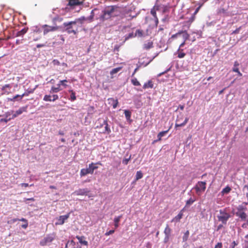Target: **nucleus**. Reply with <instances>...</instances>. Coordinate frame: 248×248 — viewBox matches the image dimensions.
Returning <instances> with one entry per match:
<instances>
[{"label":"nucleus","instance_id":"f257e3e1","mask_svg":"<svg viewBox=\"0 0 248 248\" xmlns=\"http://www.w3.org/2000/svg\"><path fill=\"white\" fill-rule=\"evenodd\" d=\"M137 15H132L129 14V11L122 7H117L115 5H111L105 8L102 11L99 17L101 21L117 17L118 20L122 19L124 18L127 20H131L136 16Z\"/></svg>","mask_w":248,"mask_h":248},{"label":"nucleus","instance_id":"f03ea898","mask_svg":"<svg viewBox=\"0 0 248 248\" xmlns=\"http://www.w3.org/2000/svg\"><path fill=\"white\" fill-rule=\"evenodd\" d=\"M87 18L84 16H81L75 19L74 21L64 22L61 27L47 26V32L55 31L60 28L62 30V31H65L69 34H73L76 35L78 32V27L81 26L83 22Z\"/></svg>","mask_w":248,"mask_h":248},{"label":"nucleus","instance_id":"7ed1b4c3","mask_svg":"<svg viewBox=\"0 0 248 248\" xmlns=\"http://www.w3.org/2000/svg\"><path fill=\"white\" fill-rule=\"evenodd\" d=\"M247 210L246 204H242L239 205L236 208L235 215L240 218L241 220L245 221L247 218V214L246 211Z\"/></svg>","mask_w":248,"mask_h":248},{"label":"nucleus","instance_id":"20e7f679","mask_svg":"<svg viewBox=\"0 0 248 248\" xmlns=\"http://www.w3.org/2000/svg\"><path fill=\"white\" fill-rule=\"evenodd\" d=\"M231 217V214L227 212L226 208L219 210V214L217 216L218 220L223 224H226Z\"/></svg>","mask_w":248,"mask_h":248},{"label":"nucleus","instance_id":"39448f33","mask_svg":"<svg viewBox=\"0 0 248 248\" xmlns=\"http://www.w3.org/2000/svg\"><path fill=\"white\" fill-rule=\"evenodd\" d=\"M195 189L197 194L198 195H201L206 189V182H198L195 186Z\"/></svg>","mask_w":248,"mask_h":248},{"label":"nucleus","instance_id":"423d86ee","mask_svg":"<svg viewBox=\"0 0 248 248\" xmlns=\"http://www.w3.org/2000/svg\"><path fill=\"white\" fill-rule=\"evenodd\" d=\"M70 213L66 215L60 216L56 218V222L55 223L56 225H62L65 221L69 217Z\"/></svg>","mask_w":248,"mask_h":248},{"label":"nucleus","instance_id":"0eeeda50","mask_svg":"<svg viewBox=\"0 0 248 248\" xmlns=\"http://www.w3.org/2000/svg\"><path fill=\"white\" fill-rule=\"evenodd\" d=\"M165 237L164 238V243H167L169 242L171 233V229L169 227V225L167 224L166 227L164 231Z\"/></svg>","mask_w":248,"mask_h":248},{"label":"nucleus","instance_id":"6e6552de","mask_svg":"<svg viewBox=\"0 0 248 248\" xmlns=\"http://www.w3.org/2000/svg\"><path fill=\"white\" fill-rule=\"evenodd\" d=\"M163 14L164 15V17L162 19V22L164 23L168 22L170 18V8L168 7H164L163 10Z\"/></svg>","mask_w":248,"mask_h":248},{"label":"nucleus","instance_id":"1a4fd4ad","mask_svg":"<svg viewBox=\"0 0 248 248\" xmlns=\"http://www.w3.org/2000/svg\"><path fill=\"white\" fill-rule=\"evenodd\" d=\"M32 30L36 33H40L43 31L44 34H45L46 32V25L41 26L40 25L33 26L32 27Z\"/></svg>","mask_w":248,"mask_h":248},{"label":"nucleus","instance_id":"9d476101","mask_svg":"<svg viewBox=\"0 0 248 248\" xmlns=\"http://www.w3.org/2000/svg\"><path fill=\"white\" fill-rule=\"evenodd\" d=\"M13 113V110L6 112L3 115V117H4V118L0 119V123L3 122L6 124L11 120L13 119V118L12 116Z\"/></svg>","mask_w":248,"mask_h":248},{"label":"nucleus","instance_id":"9b49d317","mask_svg":"<svg viewBox=\"0 0 248 248\" xmlns=\"http://www.w3.org/2000/svg\"><path fill=\"white\" fill-rule=\"evenodd\" d=\"M194 20V16H190L188 19L186 21H185L183 22V29L186 31V30L188 29L191 24V23Z\"/></svg>","mask_w":248,"mask_h":248},{"label":"nucleus","instance_id":"f8f14e48","mask_svg":"<svg viewBox=\"0 0 248 248\" xmlns=\"http://www.w3.org/2000/svg\"><path fill=\"white\" fill-rule=\"evenodd\" d=\"M27 107H23L19 108L15 112L13 111V113L12 114L13 119L17 117L18 115L21 114L23 112H26L27 111Z\"/></svg>","mask_w":248,"mask_h":248},{"label":"nucleus","instance_id":"ddd939ff","mask_svg":"<svg viewBox=\"0 0 248 248\" xmlns=\"http://www.w3.org/2000/svg\"><path fill=\"white\" fill-rule=\"evenodd\" d=\"M98 165L102 166V164L101 163V162L98 161L96 163L92 162L91 163L89 164V168H90V170H91L93 173L94 170L98 168Z\"/></svg>","mask_w":248,"mask_h":248},{"label":"nucleus","instance_id":"4468645a","mask_svg":"<svg viewBox=\"0 0 248 248\" xmlns=\"http://www.w3.org/2000/svg\"><path fill=\"white\" fill-rule=\"evenodd\" d=\"M26 95H27V94H22L21 95L16 94L12 98H8V100L12 102L20 101Z\"/></svg>","mask_w":248,"mask_h":248},{"label":"nucleus","instance_id":"2eb2a0df","mask_svg":"<svg viewBox=\"0 0 248 248\" xmlns=\"http://www.w3.org/2000/svg\"><path fill=\"white\" fill-rule=\"evenodd\" d=\"M182 34L183 38L184 39V41H186L187 40L189 39V35L187 32L186 31H181L178 32L177 33H176L175 35H173L172 37H174V36H177L178 35Z\"/></svg>","mask_w":248,"mask_h":248},{"label":"nucleus","instance_id":"dca6fc26","mask_svg":"<svg viewBox=\"0 0 248 248\" xmlns=\"http://www.w3.org/2000/svg\"><path fill=\"white\" fill-rule=\"evenodd\" d=\"M90 192L88 188H80L75 191L77 195H86Z\"/></svg>","mask_w":248,"mask_h":248},{"label":"nucleus","instance_id":"f3484780","mask_svg":"<svg viewBox=\"0 0 248 248\" xmlns=\"http://www.w3.org/2000/svg\"><path fill=\"white\" fill-rule=\"evenodd\" d=\"M180 118H177L176 120V123L175 124V127H181L185 125L187 123V122L189 120L188 118L186 117L184 120V121L182 123H179V122L180 121Z\"/></svg>","mask_w":248,"mask_h":248},{"label":"nucleus","instance_id":"a211bd4d","mask_svg":"<svg viewBox=\"0 0 248 248\" xmlns=\"http://www.w3.org/2000/svg\"><path fill=\"white\" fill-rule=\"evenodd\" d=\"M103 124H105V129L102 132L104 134H109L111 132V130L108 126L107 120H103Z\"/></svg>","mask_w":248,"mask_h":248},{"label":"nucleus","instance_id":"6ab92c4d","mask_svg":"<svg viewBox=\"0 0 248 248\" xmlns=\"http://www.w3.org/2000/svg\"><path fill=\"white\" fill-rule=\"evenodd\" d=\"M11 88L12 85L11 84H5L1 88V91L3 92L4 93L9 94L10 93H11Z\"/></svg>","mask_w":248,"mask_h":248},{"label":"nucleus","instance_id":"aec40b11","mask_svg":"<svg viewBox=\"0 0 248 248\" xmlns=\"http://www.w3.org/2000/svg\"><path fill=\"white\" fill-rule=\"evenodd\" d=\"M108 101V104L112 106L113 108H116L118 104L117 99H115L113 98H109Z\"/></svg>","mask_w":248,"mask_h":248},{"label":"nucleus","instance_id":"412c9836","mask_svg":"<svg viewBox=\"0 0 248 248\" xmlns=\"http://www.w3.org/2000/svg\"><path fill=\"white\" fill-rule=\"evenodd\" d=\"M174 54L177 55V57L179 59L183 58L186 56V53L184 52V49L180 48H178Z\"/></svg>","mask_w":248,"mask_h":248},{"label":"nucleus","instance_id":"4be33fe9","mask_svg":"<svg viewBox=\"0 0 248 248\" xmlns=\"http://www.w3.org/2000/svg\"><path fill=\"white\" fill-rule=\"evenodd\" d=\"M76 238L77 239H78V240L79 241V242L81 244L84 245L85 246L88 245V242L86 240H84V239L85 238L84 236H79L77 235V236H76Z\"/></svg>","mask_w":248,"mask_h":248},{"label":"nucleus","instance_id":"5701e85b","mask_svg":"<svg viewBox=\"0 0 248 248\" xmlns=\"http://www.w3.org/2000/svg\"><path fill=\"white\" fill-rule=\"evenodd\" d=\"M63 20V18L59 16H56L52 18V21L53 23L56 25L57 23H60Z\"/></svg>","mask_w":248,"mask_h":248},{"label":"nucleus","instance_id":"b1692460","mask_svg":"<svg viewBox=\"0 0 248 248\" xmlns=\"http://www.w3.org/2000/svg\"><path fill=\"white\" fill-rule=\"evenodd\" d=\"M122 217V215L119 216L118 217H116L114 218V226L115 228H117L119 227V222L120 221L121 218Z\"/></svg>","mask_w":248,"mask_h":248},{"label":"nucleus","instance_id":"393cba45","mask_svg":"<svg viewBox=\"0 0 248 248\" xmlns=\"http://www.w3.org/2000/svg\"><path fill=\"white\" fill-rule=\"evenodd\" d=\"M154 84L151 80L148 81L144 84L143 88L144 89L153 88Z\"/></svg>","mask_w":248,"mask_h":248},{"label":"nucleus","instance_id":"a878e982","mask_svg":"<svg viewBox=\"0 0 248 248\" xmlns=\"http://www.w3.org/2000/svg\"><path fill=\"white\" fill-rule=\"evenodd\" d=\"M80 2L78 0H69V2L68 5L69 6H75V5H78L80 4Z\"/></svg>","mask_w":248,"mask_h":248},{"label":"nucleus","instance_id":"bb28decb","mask_svg":"<svg viewBox=\"0 0 248 248\" xmlns=\"http://www.w3.org/2000/svg\"><path fill=\"white\" fill-rule=\"evenodd\" d=\"M168 130H166V131H163L159 132L157 134V140H155V142H156L157 141L160 140H161L162 137L164 136L165 135V134L168 132Z\"/></svg>","mask_w":248,"mask_h":248},{"label":"nucleus","instance_id":"cd10ccee","mask_svg":"<svg viewBox=\"0 0 248 248\" xmlns=\"http://www.w3.org/2000/svg\"><path fill=\"white\" fill-rule=\"evenodd\" d=\"M217 14L221 16H225L227 15V11L224 8H220L217 10Z\"/></svg>","mask_w":248,"mask_h":248},{"label":"nucleus","instance_id":"c85d7f7f","mask_svg":"<svg viewBox=\"0 0 248 248\" xmlns=\"http://www.w3.org/2000/svg\"><path fill=\"white\" fill-rule=\"evenodd\" d=\"M231 190V188L229 186H226L225 188H224L221 192V195H224L225 194H228Z\"/></svg>","mask_w":248,"mask_h":248},{"label":"nucleus","instance_id":"c756f323","mask_svg":"<svg viewBox=\"0 0 248 248\" xmlns=\"http://www.w3.org/2000/svg\"><path fill=\"white\" fill-rule=\"evenodd\" d=\"M153 47V43L152 42H148L145 43L143 45V48L145 49H149Z\"/></svg>","mask_w":248,"mask_h":248},{"label":"nucleus","instance_id":"7c9ffc66","mask_svg":"<svg viewBox=\"0 0 248 248\" xmlns=\"http://www.w3.org/2000/svg\"><path fill=\"white\" fill-rule=\"evenodd\" d=\"M58 98V96L57 94H52V95L49 94L47 95V101H55Z\"/></svg>","mask_w":248,"mask_h":248},{"label":"nucleus","instance_id":"2f4dec72","mask_svg":"<svg viewBox=\"0 0 248 248\" xmlns=\"http://www.w3.org/2000/svg\"><path fill=\"white\" fill-rule=\"evenodd\" d=\"M67 81L66 80H60L59 83L57 85L58 86H62L63 88H66L67 87V85L65 83Z\"/></svg>","mask_w":248,"mask_h":248},{"label":"nucleus","instance_id":"473e14b6","mask_svg":"<svg viewBox=\"0 0 248 248\" xmlns=\"http://www.w3.org/2000/svg\"><path fill=\"white\" fill-rule=\"evenodd\" d=\"M142 177H143V174H142V172L140 170L136 172L135 182H136L137 180L142 178Z\"/></svg>","mask_w":248,"mask_h":248},{"label":"nucleus","instance_id":"72a5a7b5","mask_svg":"<svg viewBox=\"0 0 248 248\" xmlns=\"http://www.w3.org/2000/svg\"><path fill=\"white\" fill-rule=\"evenodd\" d=\"M62 89L61 88L60 86L55 87H52L51 88V90L50 91V93H56L59 92L60 91L62 90Z\"/></svg>","mask_w":248,"mask_h":248},{"label":"nucleus","instance_id":"f704fd0d","mask_svg":"<svg viewBox=\"0 0 248 248\" xmlns=\"http://www.w3.org/2000/svg\"><path fill=\"white\" fill-rule=\"evenodd\" d=\"M183 214L182 213H179L174 218H173L171 222L173 221H179L182 217Z\"/></svg>","mask_w":248,"mask_h":248},{"label":"nucleus","instance_id":"c9c22d12","mask_svg":"<svg viewBox=\"0 0 248 248\" xmlns=\"http://www.w3.org/2000/svg\"><path fill=\"white\" fill-rule=\"evenodd\" d=\"M124 114L127 120H130L131 113L129 110H124Z\"/></svg>","mask_w":248,"mask_h":248},{"label":"nucleus","instance_id":"e433bc0d","mask_svg":"<svg viewBox=\"0 0 248 248\" xmlns=\"http://www.w3.org/2000/svg\"><path fill=\"white\" fill-rule=\"evenodd\" d=\"M27 31V29L24 28L16 33V36H20L24 35Z\"/></svg>","mask_w":248,"mask_h":248},{"label":"nucleus","instance_id":"4c0bfd02","mask_svg":"<svg viewBox=\"0 0 248 248\" xmlns=\"http://www.w3.org/2000/svg\"><path fill=\"white\" fill-rule=\"evenodd\" d=\"M56 235L54 233L50 234L47 235V242H52L55 238Z\"/></svg>","mask_w":248,"mask_h":248},{"label":"nucleus","instance_id":"58836bf2","mask_svg":"<svg viewBox=\"0 0 248 248\" xmlns=\"http://www.w3.org/2000/svg\"><path fill=\"white\" fill-rule=\"evenodd\" d=\"M131 82L132 84L135 86H140V82L137 80L136 78H134L131 79Z\"/></svg>","mask_w":248,"mask_h":248},{"label":"nucleus","instance_id":"ea45409f","mask_svg":"<svg viewBox=\"0 0 248 248\" xmlns=\"http://www.w3.org/2000/svg\"><path fill=\"white\" fill-rule=\"evenodd\" d=\"M195 201L196 199L195 198H190L186 202V205H190L192 204Z\"/></svg>","mask_w":248,"mask_h":248},{"label":"nucleus","instance_id":"a19ab883","mask_svg":"<svg viewBox=\"0 0 248 248\" xmlns=\"http://www.w3.org/2000/svg\"><path fill=\"white\" fill-rule=\"evenodd\" d=\"M135 37V34L133 32L129 33L128 35L125 36L124 41L127 40L129 38Z\"/></svg>","mask_w":248,"mask_h":248},{"label":"nucleus","instance_id":"79ce46f5","mask_svg":"<svg viewBox=\"0 0 248 248\" xmlns=\"http://www.w3.org/2000/svg\"><path fill=\"white\" fill-rule=\"evenodd\" d=\"M71 92L70 95V100L71 101H74L76 99V93L72 90L70 91Z\"/></svg>","mask_w":248,"mask_h":248},{"label":"nucleus","instance_id":"37998d69","mask_svg":"<svg viewBox=\"0 0 248 248\" xmlns=\"http://www.w3.org/2000/svg\"><path fill=\"white\" fill-rule=\"evenodd\" d=\"M121 69V67H117V68H114V69H112V70L111 71L110 74L111 75L115 74L117 73V72H118Z\"/></svg>","mask_w":248,"mask_h":248},{"label":"nucleus","instance_id":"c03bdc74","mask_svg":"<svg viewBox=\"0 0 248 248\" xmlns=\"http://www.w3.org/2000/svg\"><path fill=\"white\" fill-rule=\"evenodd\" d=\"M142 35H143L142 31L140 30H137L136 31V32L135 33V37L137 36H139V37H141V36H142Z\"/></svg>","mask_w":248,"mask_h":248},{"label":"nucleus","instance_id":"a18cd8bd","mask_svg":"<svg viewBox=\"0 0 248 248\" xmlns=\"http://www.w3.org/2000/svg\"><path fill=\"white\" fill-rule=\"evenodd\" d=\"M130 159L131 155H130V156L127 158H124L122 160V163L124 165H126L128 163V162L130 160Z\"/></svg>","mask_w":248,"mask_h":248},{"label":"nucleus","instance_id":"49530a36","mask_svg":"<svg viewBox=\"0 0 248 248\" xmlns=\"http://www.w3.org/2000/svg\"><path fill=\"white\" fill-rule=\"evenodd\" d=\"M87 174H88V173H87L86 170H85V169H82L80 170V177L84 176Z\"/></svg>","mask_w":248,"mask_h":248},{"label":"nucleus","instance_id":"de8ad7c7","mask_svg":"<svg viewBox=\"0 0 248 248\" xmlns=\"http://www.w3.org/2000/svg\"><path fill=\"white\" fill-rule=\"evenodd\" d=\"M189 235V232L187 231L184 234L183 237V241H186L187 240Z\"/></svg>","mask_w":248,"mask_h":248},{"label":"nucleus","instance_id":"09e8293b","mask_svg":"<svg viewBox=\"0 0 248 248\" xmlns=\"http://www.w3.org/2000/svg\"><path fill=\"white\" fill-rule=\"evenodd\" d=\"M232 71L237 73L239 76H242V73L239 71L238 67H233Z\"/></svg>","mask_w":248,"mask_h":248},{"label":"nucleus","instance_id":"8fccbe9b","mask_svg":"<svg viewBox=\"0 0 248 248\" xmlns=\"http://www.w3.org/2000/svg\"><path fill=\"white\" fill-rule=\"evenodd\" d=\"M151 14L154 16V17H157L155 7H154V8L151 9Z\"/></svg>","mask_w":248,"mask_h":248},{"label":"nucleus","instance_id":"3c124183","mask_svg":"<svg viewBox=\"0 0 248 248\" xmlns=\"http://www.w3.org/2000/svg\"><path fill=\"white\" fill-rule=\"evenodd\" d=\"M243 191L246 192V196L248 198V184L244 186Z\"/></svg>","mask_w":248,"mask_h":248},{"label":"nucleus","instance_id":"603ef678","mask_svg":"<svg viewBox=\"0 0 248 248\" xmlns=\"http://www.w3.org/2000/svg\"><path fill=\"white\" fill-rule=\"evenodd\" d=\"M202 5H200L195 10V11H194V12L190 16H194V18L195 17V15L198 12V11H199L200 9L201 8Z\"/></svg>","mask_w":248,"mask_h":248},{"label":"nucleus","instance_id":"864d4df0","mask_svg":"<svg viewBox=\"0 0 248 248\" xmlns=\"http://www.w3.org/2000/svg\"><path fill=\"white\" fill-rule=\"evenodd\" d=\"M202 5H200L195 10V11H194V12L190 16H194V18L195 17V15L198 12V11H199L200 9L201 8Z\"/></svg>","mask_w":248,"mask_h":248},{"label":"nucleus","instance_id":"5fc2aeb1","mask_svg":"<svg viewBox=\"0 0 248 248\" xmlns=\"http://www.w3.org/2000/svg\"><path fill=\"white\" fill-rule=\"evenodd\" d=\"M241 28V26L239 27V28H237L235 30L233 31L232 33H231V34H237L240 31V30Z\"/></svg>","mask_w":248,"mask_h":248},{"label":"nucleus","instance_id":"6e6d98bb","mask_svg":"<svg viewBox=\"0 0 248 248\" xmlns=\"http://www.w3.org/2000/svg\"><path fill=\"white\" fill-rule=\"evenodd\" d=\"M115 231L114 230H109V231L108 232H107L106 233H105V235L106 236H108L110 234H112V233H113Z\"/></svg>","mask_w":248,"mask_h":248},{"label":"nucleus","instance_id":"4d7b16f0","mask_svg":"<svg viewBox=\"0 0 248 248\" xmlns=\"http://www.w3.org/2000/svg\"><path fill=\"white\" fill-rule=\"evenodd\" d=\"M248 226V218L246 220V222L244 223L242 225V227L243 228H246Z\"/></svg>","mask_w":248,"mask_h":248},{"label":"nucleus","instance_id":"13d9d810","mask_svg":"<svg viewBox=\"0 0 248 248\" xmlns=\"http://www.w3.org/2000/svg\"><path fill=\"white\" fill-rule=\"evenodd\" d=\"M52 62L54 65H58L60 64V62L57 60H53Z\"/></svg>","mask_w":248,"mask_h":248},{"label":"nucleus","instance_id":"bf43d9fd","mask_svg":"<svg viewBox=\"0 0 248 248\" xmlns=\"http://www.w3.org/2000/svg\"><path fill=\"white\" fill-rule=\"evenodd\" d=\"M94 108L93 106H90L88 108V112L92 113L94 111Z\"/></svg>","mask_w":248,"mask_h":248},{"label":"nucleus","instance_id":"052dcab7","mask_svg":"<svg viewBox=\"0 0 248 248\" xmlns=\"http://www.w3.org/2000/svg\"><path fill=\"white\" fill-rule=\"evenodd\" d=\"M237 245V243L235 242V241H233V242L231 244L230 246V248H234L235 246Z\"/></svg>","mask_w":248,"mask_h":248},{"label":"nucleus","instance_id":"680f3d73","mask_svg":"<svg viewBox=\"0 0 248 248\" xmlns=\"http://www.w3.org/2000/svg\"><path fill=\"white\" fill-rule=\"evenodd\" d=\"M222 246L221 243H218L215 247V248H221Z\"/></svg>","mask_w":248,"mask_h":248},{"label":"nucleus","instance_id":"e2e57ef3","mask_svg":"<svg viewBox=\"0 0 248 248\" xmlns=\"http://www.w3.org/2000/svg\"><path fill=\"white\" fill-rule=\"evenodd\" d=\"M85 170H86V172L88 174H93L89 167L88 168L85 169Z\"/></svg>","mask_w":248,"mask_h":248},{"label":"nucleus","instance_id":"0e129e2a","mask_svg":"<svg viewBox=\"0 0 248 248\" xmlns=\"http://www.w3.org/2000/svg\"><path fill=\"white\" fill-rule=\"evenodd\" d=\"M26 223L22 225V227L24 229H26L28 226V221L25 222Z\"/></svg>","mask_w":248,"mask_h":248},{"label":"nucleus","instance_id":"69168bd1","mask_svg":"<svg viewBox=\"0 0 248 248\" xmlns=\"http://www.w3.org/2000/svg\"><path fill=\"white\" fill-rule=\"evenodd\" d=\"M185 43L186 41H183V42L180 44L178 48L182 49V47H183L184 46Z\"/></svg>","mask_w":248,"mask_h":248},{"label":"nucleus","instance_id":"338daca9","mask_svg":"<svg viewBox=\"0 0 248 248\" xmlns=\"http://www.w3.org/2000/svg\"><path fill=\"white\" fill-rule=\"evenodd\" d=\"M222 227H223V225H222V224H219V225L217 227V231H219V230H220Z\"/></svg>","mask_w":248,"mask_h":248},{"label":"nucleus","instance_id":"774afa93","mask_svg":"<svg viewBox=\"0 0 248 248\" xmlns=\"http://www.w3.org/2000/svg\"><path fill=\"white\" fill-rule=\"evenodd\" d=\"M245 242L248 244V233L245 236Z\"/></svg>","mask_w":248,"mask_h":248}]
</instances>
